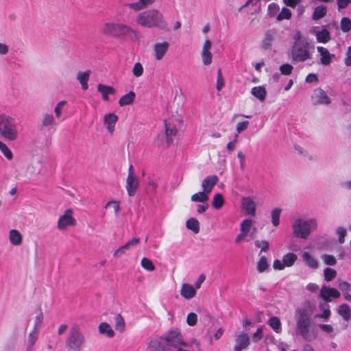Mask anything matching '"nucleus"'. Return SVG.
Here are the masks:
<instances>
[{"label": "nucleus", "instance_id": "5fc2aeb1", "mask_svg": "<svg viewBox=\"0 0 351 351\" xmlns=\"http://www.w3.org/2000/svg\"><path fill=\"white\" fill-rule=\"evenodd\" d=\"M16 339H8L6 343L3 346L1 351H14L16 346Z\"/></svg>", "mask_w": 351, "mask_h": 351}, {"label": "nucleus", "instance_id": "052dcab7", "mask_svg": "<svg viewBox=\"0 0 351 351\" xmlns=\"http://www.w3.org/2000/svg\"><path fill=\"white\" fill-rule=\"evenodd\" d=\"M293 69V66L289 64H283L280 66L281 74L288 75H290Z\"/></svg>", "mask_w": 351, "mask_h": 351}, {"label": "nucleus", "instance_id": "6e6552de", "mask_svg": "<svg viewBox=\"0 0 351 351\" xmlns=\"http://www.w3.org/2000/svg\"><path fill=\"white\" fill-rule=\"evenodd\" d=\"M316 227L317 221L315 219L309 220L297 219L293 224L295 236L301 239H306L310 234L311 229H315Z\"/></svg>", "mask_w": 351, "mask_h": 351}, {"label": "nucleus", "instance_id": "cd10ccee", "mask_svg": "<svg viewBox=\"0 0 351 351\" xmlns=\"http://www.w3.org/2000/svg\"><path fill=\"white\" fill-rule=\"evenodd\" d=\"M135 93L132 90L123 95L119 100V104L121 106L130 105L133 103L135 99Z\"/></svg>", "mask_w": 351, "mask_h": 351}, {"label": "nucleus", "instance_id": "72a5a7b5", "mask_svg": "<svg viewBox=\"0 0 351 351\" xmlns=\"http://www.w3.org/2000/svg\"><path fill=\"white\" fill-rule=\"evenodd\" d=\"M298 256L293 252H289L282 256V263L285 267H291L297 261Z\"/></svg>", "mask_w": 351, "mask_h": 351}, {"label": "nucleus", "instance_id": "69168bd1", "mask_svg": "<svg viewBox=\"0 0 351 351\" xmlns=\"http://www.w3.org/2000/svg\"><path fill=\"white\" fill-rule=\"evenodd\" d=\"M249 124L250 123L248 121H243L238 123L236 128V132L238 133L243 132L247 129Z\"/></svg>", "mask_w": 351, "mask_h": 351}, {"label": "nucleus", "instance_id": "4c0bfd02", "mask_svg": "<svg viewBox=\"0 0 351 351\" xmlns=\"http://www.w3.org/2000/svg\"><path fill=\"white\" fill-rule=\"evenodd\" d=\"M55 123L56 122L53 116L51 114H45L42 121L40 130H43L44 128L47 127L52 126L55 125Z\"/></svg>", "mask_w": 351, "mask_h": 351}, {"label": "nucleus", "instance_id": "9b49d317", "mask_svg": "<svg viewBox=\"0 0 351 351\" xmlns=\"http://www.w3.org/2000/svg\"><path fill=\"white\" fill-rule=\"evenodd\" d=\"M320 296L326 302H330V298H338L340 296V292L335 288L324 286L320 290Z\"/></svg>", "mask_w": 351, "mask_h": 351}, {"label": "nucleus", "instance_id": "a878e982", "mask_svg": "<svg viewBox=\"0 0 351 351\" xmlns=\"http://www.w3.org/2000/svg\"><path fill=\"white\" fill-rule=\"evenodd\" d=\"M302 260L306 265L312 269H317L319 267L318 261L314 258L309 252H304L302 254Z\"/></svg>", "mask_w": 351, "mask_h": 351}, {"label": "nucleus", "instance_id": "8fccbe9b", "mask_svg": "<svg viewBox=\"0 0 351 351\" xmlns=\"http://www.w3.org/2000/svg\"><path fill=\"white\" fill-rule=\"evenodd\" d=\"M201 56L204 65H209L211 64L213 56L210 51L202 50Z\"/></svg>", "mask_w": 351, "mask_h": 351}, {"label": "nucleus", "instance_id": "39448f33", "mask_svg": "<svg viewBox=\"0 0 351 351\" xmlns=\"http://www.w3.org/2000/svg\"><path fill=\"white\" fill-rule=\"evenodd\" d=\"M162 339L165 340L167 349H169L170 351L180 348V346H189L178 328H171L162 335Z\"/></svg>", "mask_w": 351, "mask_h": 351}, {"label": "nucleus", "instance_id": "680f3d73", "mask_svg": "<svg viewBox=\"0 0 351 351\" xmlns=\"http://www.w3.org/2000/svg\"><path fill=\"white\" fill-rule=\"evenodd\" d=\"M197 316L195 313H189L186 317V323L190 326H193L197 324Z\"/></svg>", "mask_w": 351, "mask_h": 351}, {"label": "nucleus", "instance_id": "0e129e2a", "mask_svg": "<svg viewBox=\"0 0 351 351\" xmlns=\"http://www.w3.org/2000/svg\"><path fill=\"white\" fill-rule=\"evenodd\" d=\"M339 288L343 294H347L351 289V285L346 281H341L339 283Z\"/></svg>", "mask_w": 351, "mask_h": 351}, {"label": "nucleus", "instance_id": "2eb2a0df", "mask_svg": "<svg viewBox=\"0 0 351 351\" xmlns=\"http://www.w3.org/2000/svg\"><path fill=\"white\" fill-rule=\"evenodd\" d=\"M169 43L167 42L157 43L154 45V50L155 53V58L156 60H161L169 48Z\"/></svg>", "mask_w": 351, "mask_h": 351}, {"label": "nucleus", "instance_id": "e2e57ef3", "mask_svg": "<svg viewBox=\"0 0 351 351\" xmlns=\"http://www.w3.org/2000/svg\"><path fill=\"white\" fill-rule=\"evenodd\" d=\"M223 86H224V83H223V77L222 75L221 69H219L217 70V84H216V88L217 90H220Z\"/></svg>", "mask_w": 351, "mask_h": 351}, {"label": "nucleus", "instance_id": "5701e85b", "mask_svg": "<svg viewBox=\"0 0 351 351\" xmlns=\"http://www.w3.org/2000/svg\"><path fill=\"white\" fill-rule=\"evenodd\" d=\"M317 49L321 56V64L323 65L330 64L332 60V58L334 57V54H330L329 51L323 47H317Z\"/></svg>", "mask_w": 351, "mask_h": 351}, {"label": "nucleus", "instance_id": "423d86ee", "mask_svg": "<svg viewBox=\"0 0 351 351\" xmlns=\"http://www.w3.org/2000/svg\"><path fill=\"white\" fill-rule=\"evenodd\" d=\"M101 33L115 38H121L126 35L136 36L134 30L130 27L125 24L115 23H106L101 29Z\"/></svg>", "mask_w": 351, "mask_h": 351}, {"label": "nucleus", "instance_id": "13d9d810", "mask_svg": "<svg viewBox=\"0 0 351 351\" xmlns=\"http://www.w3.org/2000/svg\"><path fill=\"white\" fill-rule=\"evenodd\" d=\"M132 73L136 77H141L143 75V67L140 62H136L134 64L132 69Z\"/></svg>", "mask_w": 351, "mask_h": 351}, {"label": "nucleus", "instance_id": "f257e3e1", "mask_svg": "<svg viewBox=\"0 0 351 351\" xmlns=\"http://www.w3.org/2000/svg\"><path fill=\"white\" fill-rule=\"evenodd\" d=\"M295 319L296 322L295 332L302 337L304 339L311 341L316 339L317 332L310 326L312 324V312L306 308H298L295 311Z\"/></svg>", "mask_w": 351, "mask_h": 351}, {"label": "nucleus", "instance_id": "a18cd8bd", "mask_svg": "<svg viewBox=\"0 0 351 351\" xmlns=\"http://www.w3.org/2000/svg\"><path fill=\"white\" fill-rule=\"evenodd\" d=\"M324 276L325 280L331 281L336 277L337 271L332 268L326 267L324 270Z\"/></svg>", "mask_w": 351, "mask_h": 351}, {"label": "nucleus", "instance_id": "09e8293b", "mask_svg": "<svg viewBox=\"0 0 351 351\" xmlns=\"http://www.w3.org/2000/svg\"><path fill=\"white\" fill-rule=\"evenodd\" d=\"M141 265L145 269L149 271H153L156 268L152 261L145 257L141 259Z\"/></svg>", "mask_w": 351, "mask_h": 351}, {"label": "nucleus", "instance_id": "864d4df0", "mask_svg": "<svg viewBox=\"0 0 351 351\" xmlns=\"http://www.w3.org/2000/svg\"><path fill=\"white\" fill-rule=\"evenodd\" d=\"M252 220L250 219H244L241 223L240 230L246 234H248L252 225Z\"/></svg>", "mask_w": 351, "mask_h": 351}, {"label": "nucleus", "instance_id": "bb28decb", "mask_svg": "<svg viewBox=\"0 0 351 351\" xmlns=\"http://www.w3.org/2000/svg\"><path fill=\"white\" fill-rule=\"evenodd\" d=\"M251 93L261 101H263L265 99L267 91L264 86H258L253 87L251 90Z\"/></svg>", "mask_w": 351, "mask_h": 351}, {"label": "nucleus", "instance_id": "de8ad7c7", "mask_svg": "<svg viewBox=\"0 0 351 351\" xmlns=\"http://www.w3.org/2000/svg\"><path fill=\"white\" fill-rule=\"evenodd\" d=\"M340 27L342 32H348L351 29V20L348 17H343L340 21Z\"/></svg>", "mask_w": 351, "mask_h": 351}, {"label": "nucleus", "instance_id": "393cba45", "mask_svg": "<svg viewBox=\"0 0 351 351\" xmlns=\"http://www.w3.org/2000/svg\"><path fill=\"white\" fill-rule=\"evenodd\" d=\"M156 0H138L137 2L128 4V6L135 11H138L151 5Z\"/></svg>", "mask_w": 351, "mask_h": 351}, {"label": "nucleus", "instance_id": "b1692460", "mask_svg": "<svg viewBox=\"0 0 351 351\" xmlns=\"http://www.w3.org/2000/svg\"><path fill=\"white\" fill-rule=\"evenodd\" d=\"M90 71L87 70L86 71H80L77 74V80L80 82L83 90H87L88 88V81L90 75Z\"/></svg>", "mask_w": 351, "mask_h": 351}, {"label": "nucleus", "instance_id": "c756f323", "mask_svg": "<svg viewBox=\"0 0 351 351\" xmlns=\"http://www.w3.org/2000/svg\"><path fill=\"white\" fill-rule=\"evenodd\" d=\"M315 36L317 42L322 43H326L331 38L330 34L326 29H323L322 31L316 32Z\"/></svg>", "mask_w": 351, "mask_h": 351}, {"label": "nucleus", "instance_id": "f704fd0d", "mask_svg": "<svg viewBox=\"0 0 351 351\" xmlns=\"http://www.w3.org/2000/svg\"><path fill=\"white\" fill-rule=\"evenodd\" d=\"M99 331L101 334L106 335L108 337H113L114 332L110 324L106 322H102L99 325Z\"/></svg>", "mask_w": 351, "mask_h": 351}, {"label": "nucleus", "instance_id": "1a4fd4ad", "mask_svg": "<svg viewBox=\"0 0 351 351\" xmlns=\"http://www.w3.org/2000/svg\"><path fill=\"white\" fill-rule=\"evenodd\" d=\"M73 211L71 209L65 210L64 215L60 217L58 221V228L59 230H64L69 226H75L76 220L72 216Z\"/></svg>", "mask_w": 351, "mask_h": 351}, {"label": "nucleus", "instance_id": "4d7b16f0", "mask_svg": "<svg viewBox=\"0 0 351 351\" xmlns=\"http://www.w3.org/2000/svg\"><path fill=\"white\" fill-rule=\"evenodd\" d=\"M43 319V314L40 311L39 313L35 317L34 326V332H38V329L41 326Z\"/></svg>", "mask_w": 351, "mask_h": 351}, {"label": "nucleus", "instance_id": "58836bf2", "mask_svg": "<svg viewBox=\"0 0 351 351\" xmlns=\"http://www.w3.org/2000/svg\"><path fill=\"white\" fill-rule=\"evenodd\" d=\"M191 199L195 202H206L208 199V193H206L204 191L193 194Z\"/></svg>", "mask_w": 351, "mask_h": 351}, {"label": "nucleus", "instance_id": "dca6fc26", "mask_svg": "<svg viewBox=\"0 0 351 351\" xmlns=\"http://www.w3.org/2000/svg\"><path fill=\"white\" fill-rule=\"evenodd\" d=\"M149 347L152 351H170L166 346L162 335L152 339L149 342Z\"/></svg>", "mask_w": 351, "mask_h": 351}, {"label": "nucleus", "instance_id": "c85d7f7f", "mask_svg": "<svg viewBox=\"0 0 351 351\" xmlns=\"http://www.w3.org/2000/svg\"><path fill=\"white\" fill-rule=\"evenodd\" d=\"M10 241L12 245H19L22 243V235L17 230H11L9 232Z\"/></svg>", "mask_w": 351, "mask_h": 351}, {"label": "nucleus", "instance_id": "f03ea898", "mask_svg": "<svg viewBox=\"0 0 351 351\" xmlns=\"http://www.w3.org/2000/svg\"><path fill=\"white\" fill-rule=\"evenodd\" d=\"M137 23L146 27H158L168 31V23L162 14L158 10L151 9L140 13L136 18Z\"/></svg>", "mask_w": 351, "mask_h": 351}, {"label": "nucleus", "instance_id": "f3484780", "mask_svg": "<svg viewBox=\"0 0 351 351\" xmlns=\"http://www.w3.org/2000/svg\"><path fill=\"white\" fill-rule=\"evenodd\" d=\"M234 351H241L247 348L250 344V338L247 334H241L235 340Z\"/></svg>", "mask_w": 351, "mask_h": 351}, {"label": "nucleus", "instance_id": "20e7f679", "mask_svg": "<svg viewBox=\"0 0 351 351\" xmlns=\"http://www.w3.org/2000/svg\"><path fill=\"white\" fill-rule=\"evenodd\" d=\"M86 342L84 335L79 325L73 324L69 329L65 340V346L68 351H81Z\"/></svg>", "mask_w": 351, "mask_h": 351}, {"label": "nucleus", "instance_id": "7ed1b4c3", "mask_svg": "<svg viewBox=\"0 0 351 351\" xmlns=\"http://www.w3.org/2000/svg\"><path fill=\"white\" fill-rule=\"evenodd\" d=\"M0 136L10 141L18 138L19 132L15 119L5 114H0Z\"/></svg>", "mask_w": 351, "mask_h": 351}, {"label": "nucleus", "instance_id": "4be33fe9", "mask_svg": "<svg viewBox=\"0 0 351 351\" xmlns=\"http://www.w3.org/2000/svg\"><path fill=\"white\" fill-rule=\"evenodd\" d=\"M242 203L245 213L254 216L256 214V204L250 197H243Z\"/></svg>", "mask_w": 351, "mask_h": 351}, {"label": "nucleus", "instance_id": "49530a36", "mask_svg": "<svg viewBox=\"0 0 351 351\" xmlns=\"http://www.w3.org/2000/svg\"><path fill=\"white\" fill-rule=\"evenodd\" d=\"M291 17V12L289 9L284 7L281 10V12L277 15L276 19L278 21H282L284 19H290Z\"/></svg>", "mask_w": 351, "mask_h": 351}, {"label": "nucleus", "instance_id": "4468645a", "mask_svg": "<svg viewBox=\"0 0 351 351\" xmlns=\"http://www.w3.org/2000/svg\"><path fill=\"white\" fill-rule=\"evenodd\" d=\"M218 177L216 175L209 176L206 177L202 184V186L203 188V191L206 193H210L213 188V186L218 182Z\"/></svg>", "mask_w": 351, "mask_h": 351}, {"label": "nucleus", "instance_id": "c9c22d12", "mask_svg": "<svg viewBox=\"0 0 351 351\" xmlns=\"http://www.w3.org/2000/svg\"><path fill=\"white\" fill-rule=\"evenodd\" d=\"M186 227L192 230L195 234L199 232V223L195 218H190L186 221Z\"/></svg>", "mask_w": 351, "mask_h": 351}, {"label": "nucleus", "instance_id": "603ef678", "mask_svg": "<svg viewBox=\"0 0 351 351\" xmlns=\"http://www.w3.org/2000/svg\"><path fill=\"white\" fill-rule=\"evenodd\" d=\"M280 8L276 3H271L269 4L267 8V14L270 17L277 16V14L279 12Z\"/></svg>", "mask_w": 351, "mask_h": 351}, {"label": "nucleus", "instance_id": "bf43d9fd", "mask_svg": "<svg viewBox=\"0 0 351 351\" xmlns=\"http://www.w3.org/2000/svg\"><path fill=\"white\" fill-rule=\"evenodd\" d=\"M254 245L256 247H261V253L263 252H266L269 247V242L265 240H263L261 241H256Z\"/></svg>", "mask_w": 351, "mask_h": 351}, {"label": "nucleus", "instance_id": "774afa93", "mask_svg": "<svg viewBox=\"0 0 351 351\" xmlns=\"http://www.w3.org/2000/svg\"><path fill=\"white\" fill-rule=\"evenodd\" d=\"M344 64L347 66H351V46H349L348 47L346 53V58L344 59Z\"/></svg>", "mask_w": 351, "mask_h": 351}, {"label": "nucleus", "instance_id": "7c9ffc66", "mask_svg": "<svg viewBox=\"0 0 351 351\" xmlns=\"http://www.w3.org/2000/svg\"><path fill=\"white\" fill-rule=\"evenodd\" d=\"M317 92V103L319 104H330L331 103L330 98L326 95V92L322 89L318 88L315 90Z\"/></svg>", "mask_w": 351, "mask_h": 351}, {"label": "nucleus", "instance_id": "e433bc0d", "mask_svg": "<svg viewBox=\"0 0 351 351\" xmlns=\"http://www.w3.org/2000/svg\"><path fill=\"white\" fill-rule=\"evenodd\" d=\"M268 324L276 332L278 333L281 331V322L279 317L276 316L270 317Z\"/></svg>", "mask_w": 351, "mask_h": 351}, {"label": "nucleus", "instance_id": "473e14b6", "mask_svg": "<svg viewBox=\"0 0 351 351\" xmlns=\"http://www.w3.org/2000/svg\"><path fill=\"white\" fill-rule=\"evenodd\" d=\"M326 13L327 7L324 5H320L315 8L312 18L313 20H319L325 16Z\"/></svg>", "mask_w": 351, "mask_h": 351}, {"label": "nucleus", "instance_id": "aec40b11", "mask_svg": "<svg viewBox=\"0 0 351 351\" xmlns=\"http://www.w3.org/2000/svg\"><path fill=\"white\" fill-rule=\"evenodd\" d=\"M97 90L102 95V99L104 101H108L109 95H114L116 93V90L114 87L108 85H105L103 84H99L97 85Z\"/></svg>", "mask_w": 351, "mask_h": 351}, {"label": "nucleus", "instance_id": "c03bdc74", "mask_svg": "<svg viewBox=\"0 0 351 351\" xmlns=\"http://www.w3.org/2000/svg\"><path fill=\"white\" fill-rule=\"evenodd\" d=\"M268 267L269 264L267 263V258L265 256H261L257 263V270L258 272L263 273L267 269Z\"/></svg>", "mask_w": 351, "mask_h": 351}, {"label": "nucleus", "instance_id": "37998d69", "mask_svg": "<svg viewBox=\"0 0 351 351\" xmlns=\"http://www.w3.org/2000/svg\"><path fill=\"white\" fill-rule=\"evenodd\" d=\"M319 307L321 309L323 310V313L319 315H317V317L324 318V319H328V317L330 315V306L326 303H320Z\"/></svg>", "mask_w": 351, "mask_h": 351}, {"label": "nucleus", "instance_id": "ea45409f", "mask_svg": "<svg viewBox=\"0 0 351 351\" xmlns=\"http://www.w3.org/2000/svg\"><path fill=\"white\" fill-rule=\"evenodd\" d=\"M224 204V199L221 194L217 193L214 195L212 206L215 209H220Z\"/></svg>", "mask_w": 351, "mask_h": 351}, {"label": "nucleus", "instance_id": "2f4dec72", "mask_svg": "<svg viewBox=\"0 0 351 351\" xmlns=\"http://www.w3.org/2000/svg\"><path fill=\"white\" fill-rule=\"evenodd\" d=\"M339 315H340L344 320L348 321L351 315V309L348 304H342L339 306L337 311Z\"/></svg>", "mask_w": 351, "mask_h": 351}, {"label": "nucleus", "instance_id": "9d476101", "mask_svg": "<svg viewBox=\"0 0 351 351\" xmlns=\"http://www.w3.org/2000/svg\"><path fill=\"white\" fill-rule=\"evenodd\" d=\"M138 180L134 176L132 175V173H128L127 179H126V190L128 194L130 197H133L135 195L138 189Z\"/></svg>", "mask_w": 351, "mask_h": 351}, {"label": "nucleus", "instance_id": "f8f14e48", "mask_svg": "<svg viewBox=\"0 0 351 351\" xmlns=\"http://www.w3.org/2000/svg\"><path fill=\"white\" fill-rule=\"evenodd\" d=\"M140 242L139 238H132L129 240L125 245L120 246L116 250L113 254V256L115 258H119L125 253L127 250H129L132 247L137 245Z\"/></svg>", "mask_w": 351, "mask_h": 351}, {"label": "nucleus", "instance_id": "412c9836", "mask_svg": "<svg viewBox=\"0 0 351 351\" xmlns=\"http://www.w3.org/2000/svg\"><path fill=\"white\" fill-rule=\"evenodd\" d=\"M180 294L185 299L190 300L195 295L196 290L191 285L184 283L180 290Z\"/></svg>", "mask_w": 351, "mask_h": 351}, {"label": "nucleus", "instance_id": "ddd939ff", "mask_svg": "<svg viewBox=\"0 0 351 351\" xmlns=\"http://www.w3.org/2000/svg\"><path fill=\"white\" fill-rule=\"evenodd\" d=\"M165 132L164 134L165 136L167 145L169 147L173 143V140L172 137L177 134L178 130L175 125L170 123H167V121H165Z\"/></svg>", "mask_w": 351, "mask_h": 351}, {"label": "nucleus", "instance_id": "0eeeda50", "mask_svg": "<svg viewBox=\"0 0 351 351\" xmlns=\"http://www.w3.org/2000/svg\"><path fill=\"white\" fill-rule=\"evenodd\" d=\"M308 43L299 37L295 40L291 49V56L293 62H304L311 59V56L308 50Z\"/></svg>", "mask_w": 351, "mask_h": 351}, {"label": "nucleus", "instance_id": "a211bd4d", "mask_svg": "<svg viewBox=\"0 0 351 351\" xmlns=\"http://www.w3.org/2000/svg\"><path fill=\"white\" fill-rule=\"evenodd\" d=\"M117 121L118 116L114 113H108L104 116V125L106 126V129L110 133H113L114 125Z\"/></svg>", "mask_w": 351, "mask_h": 351}, {"label": "nucleus", "instance_id": "6e6d98bb", "mask_svg": "<svg viewBox=\"0 0 351 351\" xmlns=\"http://www.w3.org/2000/svg\"><path fill=\"white\" fill-rule=\"evenodd\" d=\"M322 259L323 260L324 263L327 265L332 266V265H335L337 263V260H336L335 257L330 254H323L322 256Z\"/></svg>", "mask_w": 351, "mask_h": 351}, {"label": "nucleus", "instance_id": "6ab92c4d", "mask_svg": "<svg viewBox=\"0 0 351 351\" xmlns=\"http://www.w3.org/2000/svg\"><path fill=\"white\" fill-rule=\"evenodd\" d=\"M276 35V31L274 29H269L266 31L265 37L262 41V48L268 50L270 49L272 45V43L274 40Z\"/></svg>", "mask_w": 351, "mask_h": 351}, {"label": "nucleus", "instance_id": "338daca9", "mask_svg": "<svg viewBox=\"0 0 351 351\" xmlns=\"http://www.w3.org/2000/svg\"><path fill=\"white\" fill-rule=\"evenodd\" d=\"M337 234L339 235V243H343L345 241V237L346 235V230L343 227H339L337 229Z\"/></svg>", "mask_w": 351, "mask_h": 351}, {"label": "nucleus", "instance_id": "3c124183", "mask_svg": "<svg viewBox=\"0 0 351 351\" xmlns=\"http://www.w3.org/2000/svg\"><path fill=\"white\" fill-rule=\"evenodd\" d=\"M0 150L8 160L13 158V154L8 147L2 141H0Z\"/></svg>", "mask_w": 351, "mask_h": 351}, {"label": "nucleus", "instance_id": "79ce46f5", "mask_svg": "<svg viewBox=\"0 0 351 351\" xmlns=\"http://www.w3.org/2000/svg\"><path fill=\"white\" fill-rule=\"evenodd\" d=\"M125 320L121 314H118L115 317V329L120 332L125 330Z\"/></svg>", "mask_w": 351, "mask_h": 351}, {"label": "nucleus", "instance_id": "a19ab883", "mask_svg": "<svg viewBox=\"0 0 351 351\" xmlns=\"http://www.w3.org/2000/svg\"><path fill=\"white\" fill-rule=\"evenodd\" d=\"M281 212V208H276L271 213V222L274 226H278L280 223V216Z\"/></svg>", "mask_w": 351, "mask_h": 351}]
</instances>
